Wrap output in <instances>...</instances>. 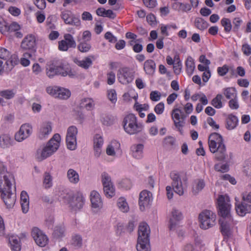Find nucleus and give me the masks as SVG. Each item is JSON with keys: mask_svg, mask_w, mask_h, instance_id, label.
I'll list each match as a JSON object with an SVG mask.
<instances>
[{"mask_svg": "<svg viewBox=\"0 0 251 251\" xmlns=\"http://www.w3.org/2000/svg\"><path fill=\"white\" fill-rule=\"evenodd\" d=\"M223 195H220L218 200V214L221 216L219 220L222 234L228 237L230 234V223L232 219L230 214V204Z\"/></svg>", "mask_w": 251, "mask_h": 251, "instance_id": "f257e3e1", "label": "nucleus"}, {"mask_svg": "<svg viewBox=\"0 0 251 251\" xmlns=\"http://www.w3.org/2000/svg\"><path fill=\"white\" fill-rule=\"evenodd\" d=\"M46 71V75L50 78H52L55 75L62 76L69 75L70 77H74L75 75L68 64H65L62 61L55 59L47 63Z\"/></svg>", "mask_w": 251, "mask_h": 251, "instance_id": "f03ea898", "label": "nucleus"}, {"mask_svg": "<svg viewBox=\"0 0 251 251\" xmlns=\"http://www.w3.org/2000/svg\"><path fill=\"white\" fill-rule=\"evenodd\" d=\"M208 144L210 151L215 153V158L218 161H224L227 156L226 147L221 135L217 132L210 134Z\"/></svg>", "mask_w": 251, "mask_h": 251, "instance_id": "7ed1b4c3", "label": "nucleus"}, {"mask_svg": "<svg viewBox=\"0 0 251 251\" xmlns=\"http://www.w3.org/2000/svg\"><path fill=\"white\" fill-rule=\"evenodd\" d=\"M60 140V135L58 133L55 134L45 146L37 150L36 159L38 161H41L51 155L58 149Z\"/></svg>", "mask_w": 251, "mask_h": 251, "instance_id": "20e7f679", "label": "nucleus"}, {"mask_svg": "<svg viewBox=\"0 0 251 251\" xmlns=\"http://www.w3.org/2000/svg\"><path fill=\"white\" fill-rule=\"evenodd\" d=\"M59 197L74 211L80 209L84 205V199L81 194H74L73 192L65 189L60 192Z\"/></svg>", "mask_w": 251, "mask_h": 251, "instance_id": "39448f33", "label": "nucleus"}, {"mask_svg": "<svg viewBox=\"0 0 251 251\" xmlns=\"http://www.w3.org/2000/svg\"><path fill=\"white\" fill-rule=\"evenodd\" d=\"M150 229L146 223H141L138 228V237L136 249L138 251H150L149 235Z\"/></svg>", "mask_w": 251, "mask_h": 251, "instance_id": "423d86ee", "label": "nucleus"}, {"mask_svg": "<svg viewBox=\"0 0 251 251\" xmlns=\"http://www.w3.org/2000/svg\"><path fill=\"white\" fill-rule=\"evenodd\" d=\"M12 175L8 173L3 163L0 162V193L7 192L11 190Z\"/></svg>", "mask_w": 251, "mask_h": 251, "instance_id": "0eeeda50", "label": "nucleus"}, {"mask_svg": "<svg viewBox=\"0 0 251 251\" xmlns=\"http://www.w3.org/2000/svg\"><path fill=\"white\" fill-rule=\"evenodd\" d=\"M200 227L203 229H207L215 225L216 215L212 211L205 210L199 214Z\"/></svg>", "mask_w": 251, "mask_h": 251, "instance_id": "6e6552de", "label": "nucleus"}, {"mask_svg": "<svg viewBox=\"0 0 251 251\" xmlns=\"http://www.w3.org/2000/svg\"><path fill=\"white\" fill-rule=\"evenodd\" d=\"M237 213L241 216L251 212V192L242 194V200L240 203L236 205Z\"/></svg>", "mask_w": 251, "mask_h": 251, "instance_id": "1a4fd4ad", "label": "nucleus"}, {"mask_svg": "<svg viewBox=\"0 0 251 251\" xmlns=\"http://www.w3.org/2000/svg\"><path fill=\"white\" fill-rule=\"evenodd\" d=\"M35 46V38L34 36L30 34L25 37L21 43V47L22 49L28 50L30 52H25L24 56L31 57V53L34 52L36 50Z\"/></svg>", "mask_w": 251, "mask_h": 251, "instance_id": "9d476101", "label": "nucleus"}, {"mask_svg": "<svg viewBox=\"0 0 251 251\" xmlns=\"http://www.w3.org/2000/svg\"><path fill=\"white\" fill-rule=\"evenodd\" d=\"M78 130L74 126L68 127L66 135V143L68 148L70 150H75L76 147V135Z\"/></svg>", "mask_w": 251, "mask_h": 251, "instance_id": "9b49d317", "label": "nucleus"}, {"mask_svg": "<svg viewBox=\"0 0 251 251\" xmlns=\"http://www.w3.org/2000/svg\"><path fill=\"white\" fill-rule=\"evenodd\" d=\"M117 77L120 83L127 84L133 80L134 74L129 68L124 67L118 70Z\"/></svg>", "mask_w": 251, "mask_h": 251, "instance_id": "f8f14e48", "label": "nucleus"}, {"mask_svg": "<svg viewBox=\"0 0 251 251\" xmlns=\"http://www.w3.org/2000/svg\"><path fill=\"white\" fill-rule=\"evenodd\" d=\"M32 132V127L29 124H23L19 131L15 134V139L18 142H22L27 138Z\"/></svg>", "mask_w": 251, "mask_h": 251, "instance_id": "ddd939ff", "label": "nucleus"}, {"mask_svg": "<svg viewBox=\"0 0 251 251\" xmlns=\"http://www.w3.org/2000/svg\"><path fill=\"white\" fill-rule=\"evenodd\" d=\"M31 235L39 246L43 247L48 244V237L38 228L35 227L32 228Z\"/></svg>", "mask_w": 251, "mask_h": 251, "instance_id": "4468645a", "label": "nucleus"}, {"mask_svg": "<svg viewBox=\"0 0 251 251\" xmlns=\"http://www.w3.org/2000/svg\"><path fill=\"white\" fill-rule=\"evenodd\" d=\"M152 194L147 190L142 191L139 195V205L141 211L148 208L151 201Z\"/></svg>", "mask_w": 251, "mask_h": 251, "instance_id": "2eb2a0df", "label": "nucleus"}, {"mask_svg": "<svg viewBox=\"0 0 251 251\" xmlns=\"http://www.w3.org/2000/svg\"><path fill=\"white\" fill-rule=\"evenodd\" d=\"M171 177L172 179V186L174 191L179 196L183 195L184 188L179 175L176 173H171Z\"/></svg>", "mask_w": 251, "mask_h": 251, "instance_id": "dca6fc26", "label": "nucleus"}, {"mask_svg": "<svg viewBox=\"0 0 251 251\" xmlns=\"http://www.w3.org/2000/svg\"><path fill=\"white\" fill-rule=\"evenodd\" d=\"M1 198L3 200L6 207L7 208H12L16 202V194L11 192V190L8 191L7 192H3L1 193Z\"/></svg>", "mask_w": 251, "mask_h": 251, "instance_id": "f3484780", "label": "nucleus"}, {"mask_svg": "<svg viewBox=\"0 0 251 251\" xmlns=\"http://www.w3.org/2000/svg\"><path fill=\"white\" fill-rule=\"evenodd\" d=\"M172 216L170 220L169 227L170 230H173L176 229L177 222L182 218L181 213L176 209H173L172 212Z\"/></svg>", "mask_w": 251, "mask_h": 251, "instance_id": "a211bd4d", "label": "nucleus"}, {"mask_svg": "<svg viewBox=\"0 0 251 251\" xmlns=\"http://www.w3.org/2000/svg\"><path fill=\"white\" fill-rule=\"evenodd\" d=\"M66 227L63 224L57 225L54 228L52 235L54 239L60 240L65 236Z\"/></svg>", "mask_w": 251, "mask_h": 251, "instance_id": "6ab92c4d", "label": "nucleus"}, {"mask_svg": "<svg viewBox=\"0 0 251 251\" xmlns=\"http://www.w3.org/2000/svg\"><path fill=\"white\" fill-rule=\"evenodd\" d=\"M91 58L94 59V56L91 55L88 57H86L82 60H80L77 58H74L73 59V61L78 66L85 69H88L92 65Z\"/></svg>", "mask_w": 251, "mask_h": 251, "instance_id": "aec40b11", "label": "nucleus"}, {"mask_svg": "<svg viewBox=\"0 0 251 251\" xmlns=\"http://www.w3.org/2000/svg\"><path fill=\"white\" fill-rule=\"evenodd\" d=\"M90 200L93 208H97L101 207L102 203L100 195L97 191H93L91 192Z\"/></svg>", "mask_w": 251, "mask_h": 251, "instance_id": "412c9836", "label": "nucleus"}, {"mask_svg": "<svg viewBox=\"0 0 251 251\" xmlns=\"http://www.w3.org/2000/svg\"><path fill=\"white\" fill-rule=\"evenodd\" d=\"M144 145L142 144L133 145L131 147L132 156L137 159L143 156Z\"/></svg>", "mask_w": 251, "mask_h": 251, "instance_id": "4be33fe9", "label": "nucleus"}, {"mask_svg": "<svg viewBox=\"0 0 251 251\" xmlns=\"http://www.w3.org/2000/svg\"><path fill=\"white\" fill-rule=\"evenodd\" d=\"M14 141L9 134H3L0 136V147L6 149L12 146Z\"/></svg>", "mask_w": 251, "mask_h": 251, "instance_id": "5701e85b", "label": "nucleus"}, {"mask_svg": "<svg viewBox=\"0 0 251 251\" xmlns=\"http://www.w3.org/2000/svg\"><path fill=\"white\" fill-rule=\"evenodd\" d=\"M51 131V126L50 122L44 123L39 131V137L41 139L46 138Z\"/></svg>", "mask_w": 251, "mask_h": 251, "instance_id": "b1692460", "label": "nucleus"}, {"mask_svg": "<svg viewBox=\"0 0 251 251\" xmlns=\"http://www.w3.org/2000/svg\"><path fill=\"white\" fill-rule=\"evenodd\" d=\"M143 128V126L142 124L136 123L128 126L127 127H125V131L129 134H135L140 132Z\"/></svg>", "mask_w": 251, "mask_h": 251, "instance_id": "393cba45", "label": "nucleus"}, {"mask_svg": "<svg viewBox=\"0 0 251 251\" xmlns=\"http://www.w3.org/2000/svg\"><path fill=\"white\" fill-rule=\"evenodd\" d=\"M155 69L156 65L153 60L149 59L144 62V70L147 74L152 75L155 72Z\"/></svg>", "mask_w": 251, "mask_h": 251, "instance_id": "a878e982", "label": "nucleus"}, {"mask_svg": "<svg viewBox=\"0 0 251 251\" xmlns=\"http://www.w3.org/2000/svg\"><path fill=\"white\" fill-rule=\"evenodd\" d=\"M67 178L73 184H76L79 181L78 174L74 169H70L67 172Z\"/></svg>", "mask_w": 251, "mask_h": 251, "instance_id": "bb28decb", "label": "nucleus"}, {"mask_svg": "<svg viewBox=\"0 0 251 251\" xmlns=\"http://www.w3.org/2000/svg\"><path fill=\"white\" fill-rule=\"evenodd\" d=\"M238 122L236 116L232 114L229 115L226 119V128L228 130L234 129L237 126Z\"/></svg>", "mask_w": 251, "mask_h": 251, "instance_id": "cd10ccee", "label": "nucleus"}, {"mask_svg": "<svg viewBox=\"0 0 251 251\" xmlns=\"http://www.w3.org/2000/svg\"><path fill=\"white\" fill-rule=\"evenodd\" d=\"M9 241L11 245V249L12 251H21V247L18 238L14 235L11 236L9 238Z\"/></svg>", "mask_w": 251, "mask_h": 251, "instance_id": "c85d7f7f", "label": "nucleus"}, {"mask_svg": "<svg viewBox=\"0 0 251 251\" xmlns=\"http://www.w3.org/2000/svg\"><path fill=\"white\" fill-rule=\"evenodd\" d=\"M137 121V118L135 115L133 114H129L127 115L124 118L123 120L124 129H125V127H127L128 126L136 123Z\"/></svg>", "mask_w": 251, "mask_h": 251, "instance_id": "c756f323", "label": "nucleus"}, {"mask_svg": "<svg viewBox=\"0 0 251 251\" xmlns=\"http://www.w3.org/2000/svg\"><path fill=\"white\" fill-rule=\"evenodd\" d=\"M120 146V143L117 141L114 140L112 141L111 144L107 147L106 153L108 155H114L115 154V149H119Z\"/></svg>", "mask_w": 251, "mask_h": 251, "instance_id": "7c9ffc66", "label": "nucleus"}, {"mask_svg": "<svg viewBox=\"0 0 251 251\" xmlns=\"http://www.w3.org/2000/svg\"><path fill=\"white\" fill-rule=\"evenodd\" d=\"M71 96V92L67 89L59 87L57 98L62 100H67Z\"/></svg>", "mask_w": 251, "mask_h": 251, "instance_id": "2f4dec72", "label": "nucleus"}, {"mask_svg": "<svg viewBox=\"0 0 251 251\" xmlns=\"http://www.w3.org/2000/svg\"><path fill=\"white\" fill-rule=\"evenodd\" d=\"M195 25L197 28L203 30L208 27V24L203 19L198 17L195 19Z\"/></svg>", "mask_w": 251, "mask_h": 251, "instance_id": "473e14b6", "label": "nucleus"}, {"mask_svg": "<svg viewBox=\"0 0 251 251\" xmlns=\"http://www.w3.org/2000/svg\"><path fill=\"white\" fill-rule=\"evenodd\" d=\"M185 64L187 74L189 75H192L195 68V63L192 57L191 56L188 57L186 59Z\"/></svg>", "mask_w": 251, "mask_h": 251, "instance_id": "72a5a7b5", "label": "nucleus"}, {"mask_svg": "<svg viewBox=\"0 0 251 251\" xmlns=\"http://www.w3.org/2000/svg\"><path fill=\"white\" fill-rule=\"evenodd\" d=\"M94 106L93 100L91 99L84 98L81 100L79 107L81 108H86L87 110L91 109Z\"/></svg>", "mask_w": 251, "mask_h": 251, "instance_id": "f704fd0d", "label": "nucleus"}, {"mask_svg": "<svg viewBox=\"0 0 251 251\" xmlns=\"http://www.w3.org/2000/svg\"><path fill=\"white\" fill-rule=\"evenodd\" d=\"M205 186V183L202 179L198 180L195 182V185L193 186L192 192L194 195L198 194Z\"/></svg>", "mask_w": 251, "mask_h": 251, "instance_id": "c9c22d12", "label": "nucleus"}, {"mask_svg": "<svg viewBox=\"0 0 251 251\" xmlns=\"http://www.w3.org/2000/svg\"><path fill=\"white\" fill-rule=\"evenodd\" d=\"M117 206L123 212H127L129 210V206L125 199L120 198L117 202Z\"/></svg>", "mask_w": 251, "mask_h": 251, "instance_id": "e433bc0d", "label": "nucleus"}, {"mask_svg": "<svg viewBox=\"0 0 251 251\" xmlns=\"http://www.w3.org/2000/svg\"><path fill=\"white\" fill-rule=\"evenodd\" d=\"M223 97L221 94H218L211 101V104L214 107L220 109L223 107L222 100Z\"/></svg>", "mask_w": 251, "mask_h": 251, "instance_id": "4c0bfd02", "label": "nucleus"}, {"mask_svg": "<svg viewBox=\"0 0 251 251\" xmlns=\"http://www.w3.org/2000/svg\"><path fill=\"white\" fill-rule=\"evenodd\" d=\"M103 192L106 197L112 198L115 195V189L113 184L103 186Z\"/></svg>", "mask_w": 251, "mask_h": 251, "instance_id": "58836bf2", "label": "nucleus"}, {"mask_svg": "<svg viewBox=\"0 0 251 251\" xmlns=\"http://www.w3.org/2000/svg\"><path fill=\"white\" fill-rule=\"evenodd\" d=\"M15 92L13 90H4L0 91V96L6 100H10L15 97Z\"/></svg>", "mask_w": 251, "mask_h": 251, "instance_id": "ea45409f", "label": "nucleus"}, {"mask_svg": "<svg viewBox=\"0 0 251 251\" xmlns=\"http://www.w3.org/2000/svg\"><path fill=\"white\" fill-rule=\"evenodd\" d=\"M43 184L46 189L49 188L52 186V177L48 172L45 173L44 175Z\"/></svg>", "mask_w": 251, "mask_h": 251, "instance_id": "a19ab883", "label": "nucleus"}, {"mask_svg": "<svg viewBox=\"0 0 251 251\" xmlns=\"http://www.w3.org/2000/svg\"><path fill=\"white\" fill-rule=\"evenodd\" d=\"M100 121L102 123L106 126H110L113 124V119L109 115L102 114L100 116Z\"/></svg>", "mask_w": 251, "mask_h": 251, "instance_id": "79ce46f5", "label": "nucleus"}, {"mask_svg": "<svg viewBox=\"0 0 251 251\" xmlns=\"http://www.w3.org/2000/svg\"><path fill=\"white\" fill-rule=\"evenodd\" d=\"M224 94L227 99L235 98L236 96L235 89L233 88H227L224 90Z\"/></svg>", "mask_w": 251, "mask_h": 251, "instance_id": "37998d69", "label": "nucleus"}, {"mask_svg": "<svg viewBox=\"0 0 251 251\" xmlns=\"http://www.w3.org/2000/svg\"><path fill=\"white\" fill-rule=\"evenodd\" d=\"M221 23L222 26L224 27L225 31L226 32H229L230 31L232 28V25L231 21L229 19L224 18L221 20Z\"/></svg>", "mask_w": 251, "mask_h": 251, "instance_id": "c03bdc74", "label": "nucleus"}, {"mask_svg": "<svg viewBox=\"0 0 251 251\" xmlns=\"http://www.w3.org/2000/svg\"><path fill=\"white\" fill-rule=\"evenodd\" d=\"M64 40L66 41V43L70 48H75L76 47V43L72 35L70 34L65 35Z\"/></svg>", "mask_w": 251, "mask_h": 251, "instance_id": "a18cd8bd", "label": "nucleus"}, {"mask_svg": "<svg viewBox=\"0 0 251 251\" xmlns=\"http://www.w3.org/2000/svg\"><path fill=\"white\" fill-rule=\"evenodd\" d=\"M72 13L69 10L64 11L61 13V18L66 24H71L70 21L73 16Z\"/></svg>", "mask_w": 251, "mask_h": 251, "instance_id": "49530a36", "label": "nucleus"}, {"mask_svg": "<svg viewBox=\"0 0 251 251\" xmlns=\"http://www.w3.org/2000/svg\"><path fill=\"white\" fill-rule=\"evenodd\" d=\"M72 244L77 247H80L82 244V239L79 235H75L72 238Z\"/></svg>", "mask_w": 251, "mask_h": 251, "instance_id": "de8ad7c7", "label": "nucleus"}, {"mask_svg": "<svg viewBox=\"0 0 251 251\" xmlns=\"http://www.w3.org/2000/svg\"><path fill=\"white\" fill-rule=\"evenodd\" d=\"M101 181L103 186L113 184L110 176L105 172H103L101 174Z\"/></svg>", "mask_w": 251, "mask_h": 251, "instance_id": "09e8293b", "label": "nucleus"}, {"mask_svg": "<svg viewBox=\"0 0 251 251\" xmlns=\"http://www.w3.org/2000/svg\"><path fill=\"white\" fill-rule=\"evenodd\" d=\"M58 89L59 86H49L46 88V91L48 94L56 98Z\"/></svg>", "mask_w": 251, "mask_h": 251, "instance_id": "8fccbe9b", "label": "nucleus"}, {"mask_svg": "<svg viewBox=\"0 0 251 251\" xmlns=\"http://www.w3.org/2000/svg\"><path fill=\"white\" fill-rule=\"evenodd\" d=\"M91 45L86 42H81L78 45V50L82 52H88L91 49Z\"/></svg>", "mask_w": 251, "mask_h": 251, "instance_id": "3c124183", "label": "nucleus"}, {"mask_svg": "<svg viewBox=\"0 0 251 251\" xmlns=\"http://www.w3.org/2000/svg\"><path fill=\"white\" fill-rule=\"evenodd\" d=\"M9 25L5 21L0 22V32L3 35L9 32Z\"/></svg>", "mask_w": 251, "mask_h": 251, "instance_id": "603ef678", "label": "nucleus"}, {"mask_svg": "<svg viewBox=\"0 0 251 251\" xmlns=\"http://www.w3.org/2000/svg\"><path fill=\"white\" fill-rule=\"evenodd\" d=\"M182 113V111L178 108H175L172 111V117L174 121H181L180 120V115Z\"/></svg>", "mask_w": 251, "mask_h": 251, "instance_id": "864d4df0", "label": "nucleus"}, {"mask_svg": "<svg viewBox=\"0 0 251 251\" xmlns=\"http://www.w3.org/2000/svg\"><path fill=\"white\" fill-rule=\"evenodd\" d=\"M137 221L135 219H132L129 221V223L126 226V230L129 233H131L132 231H133L137 225Z\"/></svg>", "mask_w": 251, "mask_h": 251, "instance_id": "5fc2aeb1", "label": "nucleus"}, {"mask_svg": "<svg viewBox=\"0 0 251 251\" xmlns=\"http://www.w3.org/2000/svg\"><path fill=\"white\" fill-rule=\"evenodd\" d=\"M103 141L101 136L97 134L94 139V147L101 148Z\"/></svg>", "mask_w": 251, "mask_h": 251, "instance_id": "6e6d98bb", "label": "nucleus"}, {"mask_svg": "<svg viewBox=\"0 0 251 251\" xmlns=\"http://www.w3.org/2000/svg\"><path fill=\"white\" fill-rule=\"evenodd\" d=\"M214 168L216 171L223 173L226 172L229 170V166L227 164H225L221 165L217 164L215 165Z\"/></svg>", "mask_w": 251, "mask_h": 251, "instance_id": "4d7b16f0", "label": "nucleus"}, {"mask_svg": "<svg viewBox=\"0 0 251 251\" xmlns=\"http://www.w3.org/2000/svg\"><path fill=\"white\" fill-rule=\"evenodd\" d=\"M150 99L152 101H158L161 98V93L157 91H153L151 92Z\"/></svg>", "mask_w": 251, "mask_h": 251, "instance_id": "13d9d810", "label": "nucleus"}, {"mask_svg": "<svg viewBox=\"0 0 251 251\" xmlns=\"http://www.w3.org/2000/svg\"><path fill=\"white\" fill-rule=\"evenodd\" d=\"M10 55V52L6 49L0 47V58L6 60Z\"/></svg>", "mask_w": 251, "mask_h": 251, "instance_id": "bf43d9fd", "label": "nucleus"}, {"mask_svg": "<svg viewBox=\"0 0 251 251\" xmlns=\"http://www.w3.org/2000/svg\"><path fill=\"white\" fill-rule=\"evenodd\" d=\"M108 97L109 100L113 103L117 100V95L115 90L111 89L108 91Z\"/></svg>", "mask_w": 251, "mask_h": 251, "instance_id": "052dcab7", "label": "nucleus"}, {"mask_svg": "<svg viewBox=\"0 0 251 251\" xmlns=\"http://www.w3.org/2000/svg\"><path fill=\"white\" fill-rule=\"evenodd\" d=\"M229 71V68L227 65H224L221 67H218L217 72L219 75L224 76Z\"/></svg>", "mask_w": 251, "mask_h": 251, "instance_id": "680f3d73", "label": "nucleus"}, {"mask_svg": "<svg viewBox=\"0 0 251 251\" xmlns=\"http://www.w3.org/2000/svg\"><path fill=\"white\" fill-rule=\"evenodd\" d=\"M173 68L174 69V73L176 75L180 74L181 71L182 64L179 58H178V61L177 62L174 64Z\"/></svg>", "mask_w": 251, "mask_h": 251, "instance_id": "e2e57ef3", "label": "nucleus"}, {"mask_svg": "<svg viewBox=\"0 0 251 251\" xmlns=\"http://www.w3.org/2000/svg\"><path fill=\"white\" fill-rule=\"evenodd\" d=\"M144 5L149 8H153L157 5L156 0H143Z\"/></svg>", "mask_w": 251, "mask_h": 251, "instance_id": "0e129e2a", "label": "nucleus"}, {"mask_svg": "<svg viewBox=\"0 0 251 251\" xmlns=\"http://www.w3.org/2000/svg\"><path fill=\"white\" fill-rule=\"evenodd\" d=\"M175 138L171 136L166 137L164 140V143L167 146H174L175 145Z\"/></svg>", "mask_w": 251, "mask_h": 251, "instance_id": "69168bd1", "label": "nucleus"}, {"mask_svg": "<svg viewBox=\"0 0 251 251\" xmlns=\"http://www.w3.org/2000/svg\"><path fill=\"white\" fill-rule=\"evenodd\" d=\"M20 25L16 22H13L9 25V32H15L20 30Z\"/></svg>", "mask_w": 251, "mask_h": 251, "instance_id": "338daca9", "label": "nucleus"}, {"mask_svg": "<svg viewBox=\"0 0 251 251\" xmlns=\"http://www.w3.org/2000/svg\"><path fill=\"white\" fill-rule=\"evenodd\" d=\"M242 50L244 54L247 56L251 54V47L248 44H244L242 45Z\"/></svg>", "mask_w": 251, "mask_h": 251, "instance_id": "774afa93", "label": "nucleus"}]
</instances>
